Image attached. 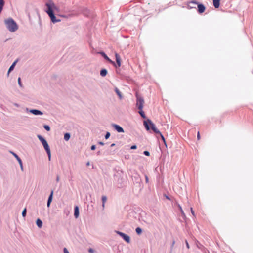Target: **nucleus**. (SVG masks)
Returning a JSON list of instances; mask_svg holds the SVG:
<instances>
[{
	"instance_id": "nucleus-36",
	"label": "nucleus",
	"mask_w": 253,
	"mask_h": 253,
	"mask_svg": "<svg viewBox=\"0 0 253 253\" xmlns=\"http://www.w3.org/2000/svg\"><path fill=\"white\" fill-rule=\"evenodd\" d=\"M185 244H186V247H187V249H189L190 248V246H189V244H188V243L187 240L185 241Z\"/></svg>"
},
{
	"instance_id": "nucleus-5",
	"label": "nucleus",
	"mask_w": 253,
	"mask_h": 253,
	"mask_svg": "<svg viewBox=\"0 0 253 253\" xmlns=\"http://www.w3.org/2000/svg\"><path fill=\"white\" fill-rule=\"evenodd\" d=\"M116 233L117 234L119 235L120 236H121L124 240L126 241L127 243H129L130 241L129 237L126 234H125V233H123L120 231H116Z\"/></svg>"
},
{
	"instance_id": "nucleus-21",
	"label": "nucleus",
	"mask_w": 253,
	"mask_h": 253,
	"mask_svg": "<svg viewBox=\"0 0 253 253\" xmlns=\"http://www.w3.org/2000/svg\"><path fill=\"white\" fill-rule=\"evenodd\" d=\"M102 207L103 209L105 207V203L107 201V197L105 196H102Z\"/></svg>"
},
{
	"instance_id": "nucleus-50",
	"label": "nucleus",
	"mask_w": 253,
	"mask_h": 253,
	"mask_svg": "<svg viewBox=\"0 0 253 253\" xmlns=\"http://www.w3.org/2000/svg\"><path fill=\"white\" fill-rule=\"evenodd\" d=\"M145 118H146V117H145V115L143 114V119H144Z\"/></svg>"
},
{
	"instance_id": "nucleus-46",
	"label": "nucleus",
	"mask_w": 253,
	"mask_h": 253,
	"mask_svg": "<svg viewBox=\"0 0 253 253\" xmlns=\"http://www.w3.org/2000/svg\"><path fill=\"white\" fill-rule=\"evenodd\" d=\"M89 165H90V163H89V162H87L86 163V166H89Z\"/></svg>"
},
{
	"instance_id": "nucleus-39",
	"label": "nucleus",
	"mask_w": 253,
	"mask_h": 253,
	"mask_svg": "<svg viewBox=\"0 0 253 253\" xmlns=\"http://www.w3.org/2000/svg\"><path fill=\"white\" fill-rule=\"evenodd\" d=\"M96 148V146L95 145H92L91 147V149L92 150H94Z\"/></svg>"
},
{
	"instance_id": "nucleus-47",
	"label": "nucleus",
	"mask_w": 253,
	"mask_h": 253,
	"mask_svg": "<svg viewBox=\"0 0 253 253\" xmlns=\"http://www.w3.org/2000/svg\"><path fill=\"white\" fill-rule=\"evenodd\" d=\"M115 144L114 143H113V144H112L111 145V147H113V146H115Z\"/></svg>"
},
{
	"instance_id": "nucleus-35",
	"label": "nucleus",
	"mask_w": 253,
	"mask_h": 253,
	"mask_svg": "<svg viewBox=\"0 0 253 253\" xmlns=\"http://www.w3.org/2000/svg\"><path fill=\"white\" fill-rule=\"evenodd\" d=\"M4 1L3 0H0V5L3 6L4 5Z\"/></svg>"
},
{
	"instance_id": "nucleus-24",
	"label": "nucleus",
	"mask_w": 253,
	"mask_h": 253,
	"mask_svg": "<svg viewBox=\"0 0 253 253\" xmlns=\"http://www.w3.org/2000/svg\"><path fill=\"white\" fill-rule=\"evenodd\" d=\"M70 138V135L69 133H66L65 134L64 138L66 141L69 140Z\"/></svg>"
},
{
	"instance_id": "nucleus-38",
	"label": "nucleus",
	"mask_w": 253,
	"mask_h": 253,
	"mask_svg": "<svg viewBox=\"0 0 253 253\" xmlns=\"http://www.w3.org/2000/svg\"><path fill=\"white\" fill-rule=\"evenodd\" d=\"M64 253H69L68 251L66 248H64Z\"/></svg>"
},
{
	"instance_id": "nucleus-18",
	"label": "nucleus",
	"mask_w": 253,
	"mask_h": 253,
	"mask_svg": "<svg viewBox=\"0 0 253 253\" xmlns=\"http://www.w3.org/2000/svg\"><path fill=\"white\" fill-rule=\"evenodd\" d=\"M36 224L39 228H41L42 226V222L41 219H37L36 220Z\"/></svg>"
},
{
	"instance_id": "nucleus-41",
	"label": "nucleus",
	"mask_w": 253,
	"mask_h": 253,
	"mask_svg": "<svg viewBox=\"0 0 253 253\" xmlns=\"http://www.w3.org/2000/svg\"><path fill=\"white\" fill-rule=\"evenodd\" d=\"M191 213L193 214V215L195 216V213H194V212L193 211L192 208H191Z\"/></svg>"
},
{
	"instance_id": "nucleus-43",
	"label": "nucleus",
	"mask_w": 253,
	"mask_h": 253,
	"mask_svg": "<svg viewBox=\"0 0 253 253\" xmlns=\"http://www.w3.org/2000/svg\"><path fill=\"white\" fill-rule=\"evenodd\" d=\"M145 180H146V183H148V178L147 177V176H145Z\"/></svg>"
},
{
	"instance_id": "nucleus-14",
	"label": "nucleus",
	"mask_w": 253,
	"mask_h": 253,
	"mask_svg": "<svg viewBox=\"0 0 253 253\" xmlns=\"http://www.w3.org/2000/svg\"><path fill=\"white\" fill-rule=\"evenodd\" d=\"M30 112L31 113H32V114L36 115H42L43 114L41 111L38 110H35V109L31 110L30 111Z\"/></svg>"
},
{
	"instance_id": "nucleus-26",
	"label": "nucleus",
	"mask_w": 253,
	"mask_h": 253,
	"mask_svg": "<svg viewBox=\"0 0 253 253\" xmlns=\"http://www.w3.org/2000/svg\"><path fill=\"white\" fill-rule=\"evenodd\" d=\"M115 91H116V92L117 93V94H118V95L119 96V98L120 99H121L122 97L120 91L117 88H116Z\"/></svg>"
},
{
	"instance_id": "nucleus-29",
	"label": "nucleus",
	"mask_w": 253,
	"mask_h": 253,
	"mask_svg": "<svg viewBox=\"0 0 253 253\" xmlns=\"http://www.w3.org/2000/svg\"><path fill=\"white\" fill-rule=\"evenodd\" d=\"M22 214L23 217H25L26 216V208H25L23 210Z\"/></svg>"
},
{
	"instance_id": "nucleus-25",
	"label": "nucleus",
	"mask_w": 253,
	"mask_h": 253,
	"mask_svg": "<svg viewBox=\"0 0 253 253\" xmlns=\"http://www.w3.org/2000/svg\"><path fill=\"white\" fill-rule=\"evenodd\" d=\"M156 134H158L160 135L162 140H163V142L166 144V140H165V139L164 137V136L162 134V133H161V132L160 131V133H156Z\"/></svg>"
},
{
	"instance_id": "nucleus-49",
	"label": "nucleus",
	"mask_w": 253,
	"mask_h": 253,
	"mask_svg": "<svg viewBox=\"0 0 253 253\" xmlns=\"http://www.w3.org/2000/svg\"><path fill=\"white\" fill-rule=\"evenodd\" d=\"M192 3H196V2L195 1H192Z\"/></svg>"
},
{
	"instance_id": "nucleus-48",
	"label": "nucleus",
	"mask_w": 253,
	"mask_h": 253,
	"mask_svg": "<svg viewBox=\"0 0 253 253\" xmlns=\"http://www.w3.org/2000/svg\"><path fill=\"white\" fill-rule=\"evenodd\" d=\"M59 180V177H57V181H58Z\"/></svg>"
},
{
	"instance_id": "nucleus-20",
	"label": "nucleus",
	"mask_w": 253,
	"mask_h": 253,
	"mask_svg": "<svg viewBox=\"0 0 253 253\" xmlns=\"http://www.w3.org/2000/svg\"><path fill=\"white\" fill-rule=\"evenodd\" d=\"M38 138L42 144L47 142L45 139L41 135H38Z\"/></svg>"
},
{
	"instance_id": "nucleus-27",
	"label": "nucleus",
	"mask_w": 253,
	"mask_h": 253,
	"mask_svg": "<svg viewBox=\"0 0 253 253\" xmlns=\"http://www.w3.org/2000/svg\"><path fill=\"white\" fill-rule=\"evenodd\" d=\"M136 232L138 234H140L142 232V230L140 228L138 227L136 229Z\"/></svg>"
},
{
	"instance_id": "nucleus-34",
	"label": "nucleus",
	"mask_w": 253,
	"mask_h": 253,
	"mask_svg": "<svg viewBox=\"0 0 253 253\" xmlns=\"http://www.w3.org/2000/svg\"><path fill=\"white\" fill-rule=\"evenodd\" d=\"M178 207H179V209L180 210L182 214H183L184 213L183 211V210H182V208H181V206L180 205H178Z\"/></svg>"
},
{
	"instance_id": "nucleus-23",
	"label": "nucleus",
	"mask_w": 253,
	"mask_h": 253,
	"mask_svg": "<svg viewBox=\"0 0 253 253\" xmlns=\"http://www.w3.org/2000/svg\"><path fill=\"white\" fill-rule=\"evenodd\" d=\"M42 145H43L45 150H46V151H49V150H50V148H49V147L48 146L47 142H46L45 143H44Z\"/></svg>"
},
{
	"instance_id": "nucleus-32",
	"label": "nucleus",
	"mask_w": 253,
	"mask_h": 253,
	"mask_svg": "<svg viewBox=\"0 0 253 253\" xmlns=\"http://www.w3.org/2000/svg\"><path fill=\"white\" fill-rule=\"evenodd\" d=\"M47 154H48V159H49V160H50V159H51V152H50V150H49V151H46Z\"/></svg>"
},
{
	"instance_id": "nucleus-33",
	"label": "nucleus",
	"mask_w": 253,
	"mask_h": 253,
	"mask_svg": "<svg viewBox=\"0 0 253 253\" xmlns=\"http://www.w3.org/2000/svg\"><path fill=\"white\" fill-rule=\"evenodd\" d=\"M143 154H145L146 156H150V153L149 152L147 151H145L143 152Z\"/></svg>"
},
{
	"instance_id": "nucleus-1",
	"label": "nucleus",
	"mask_w": 253,
	"mask_h": 253,
	"mask_svg": "<svg viewBox=\"0 0 253 253\" xmlns=\"http://www.w3.org/2000/svg\"><path fill=\"white\" fill-rule=\"evenodd\" d=\"M4 23L8 30L10 32H14L18 28V26L16 23L11 18L5 19L4 20Z\"/></svg>"
},
{
	"instance_id": "nucleus-2",
	"label": "nucleus",
	"mask_w": 253,
	"mask_h": 253,
	"mask_svg": "<svg viewBox=\"0 0 253 253\" xmlns=\"http://www.w3.org/2000/svg\"><path fill=\"white\" fill-rule=\"evenodd\" d=\"M143 125L148 131L152 130L155 133H160V131L157 128L155 125L150 119L144 121Z\"/></svg>"
},
{
	"instance_id": "nucleus-40",
	"label": "nucleus",
	"mask_w": 253,
	"mask_h": 253,
	"mask_svg": "<svg viewBox=\"0 0 253 253\" xmlns=\"http://www.w3.org/2000/svg\"><path fill=\"white\" fill-rule=\"evenodd\" d=\"M88 251L90 253H94L93 250L92 249H91V248L89 249Z\"/></svg>"
},
{
	"instance_id": "nucleus-45",
	"label": "nucleus",
	"mask_w": 253,
	"mask_h": 253,
	"mask_svg": "<svg viewBox=\"0 0 253 253\" xmlns=\"http://www.w3.org/2000/svg\"><path fill=\"white\" fill-rule=\"evenodd\" d=\"M99 144L101 145H104V143L102 142H99Z\"/></svg>"
},
{
	"instance_id": "nucleus-8",
	"label": "nucleus",
	"mask_w": 253,
	"mask_h": 253,
	"mask_svg": "<svg viewBox=\"0 0 253 253\" xmlns=\"http://www.w3.org/2000/svg\"><path fill=\"white\" fill-rule=\"evenodd\" d=\"M205 10V7L202 4H199L198 5V11L199 13H202Z\"/></svg>"
},
{
	"instance_id": "nucleus-31",
	"label": "nucleus",
	"mask_w": 253,
	"mask_h": 253,
	"mask_svg": "<svg viewBox=\"0 0 253 253\" xmlns=\"http://www.w3.org/2000/svg\"><path fill=\"white\" fill-rule=\"evenodd\" d=\"M110 136V133L109 132H107L105 136V139H107L108 138H109Z\"/></svg>"
},
{
	"instance_id": "nucleus-37",
	"label": "nucleus",
	"mask_w": 253,
	"mask_h": 253,
	"mask_svg": "<svg viewBox=\"0 0 253 253\" xmlns=\"http://www.w3.org/2000/svg\"><path fill=\"white\" fill-rule=\"evenodd\" d=\"M197 139L198 140H199L200 139V135L199 131H198V133H197Z\"/></svg>"
},
{
	"instance_id": "nucleus-11",
	"label": "nucleus",
	"mask_w": 253,
	"mask_h": 253,
	"mask_svg": "<svg viewBox=\"0 0 253 253\" xmlns=\"http://www.w3.org/2000/svg\"><path fill=\"white\" fill-rule=\"evenodd\" d=\"M113 126L115 128V129L118 132H123L124 130L123 129L119 126L114 124L113 125Z\"/></svg>"
},
{
	"instance_id": "nucleus-7",
	"label": "nucleus",
	"mask_w": 253,
	"mask_h": 253,
	"mask_svg": "<svg viewBox=\"0 0 253 253\" xmlns=\"http://www.w3.org/2000/svg\"><path fill=\"white\" fill-rule=\"evenodd\" d=\"M11 154L15 157V158L18 160V163L19 164H20V167H21V170H23V165H22V161L21 160V159L18 157V156L15 153H14V152H11Z\"/></svg>"
},
{
	"instance_id": "nucleus-19",
	"label": "nucleus",
	"mask_w": 253,
	"mask_h": 253,
	"mask_svg": "<svg viewBox=\"0 0 253 253\" xmlns=\"http://www.w3.org/2000/svg\"><path fill=\"white\" fill-rule=\"evenodd\" d=\"M38 138L42 144L47 142L45 139L41 135H38Z\"/></svg>"
},
{
	"instance_id": "nucleus-12",
	"label": "nucleus",
	"mask_w": 253,
	"mask_h": 253,
	"mask_svg": "<svg viewBox=\"0 0 253 253\" xmlns=\"http://www.w3.org/2000/svg\"><path fill=\"white\" fill-rule=\"evenodd\" d=\"M101 54L104 57V58L108 61L110 63L113 64V65H115V62L112 61L105 54L104 52H101Z\"/></svg>"
},
{
	"instance_id": "nucleus-28",
	"label": "nucleus",
	"mask_w": 253,
	"mask_h": 253,
	"mask_svg": "<svg viewBox=\"0 0 253 253\" xmlns=\"http://www.w3.org/2000/svg\"><path fill=\"white\" fill-rule=\"evenodd\" d=\"M44 128L47 130V131H50V126L48 125H44Z\"/></svg>"
},
{
	"instance_id": "nucleus-44",
	"label": "nucleus",
	"mask_w": 253,
	"mask_h": 253,
	"mask_svg": "<svg viewBox=\"0 0 253 253\" xmlns=\"http://www.w3.org/2000/svg\"><path fill=\"white\" fill-rule=\"evenodd\" d=\"M3 6L0 5V13L1 12V10H2Z\"/></svg>"
},
{
	"instance_id": "nucleus-30",
	"label": "nucleus",
	"mask_w": 253,
	"mask_h": 253,
	"mask_svg": "<svg viewBox=\"0 0 253 253\" xmlns=\"http://www.w3.org/2000/svg\"><path fill=\"white\" fill-rule=\"evenodd\" d=\"M18 84H19V86L20 87H22V83H21V78H20V77H19L18 79Z\"/></svg>"
},
{
	"instance_id": "nucleus-4",
	"label": "nucleus",
	"mask_w": 253,
	"mask_h": 253,
	"mask_svg": "<svg viewBox=\"0 0 253 253\" xmlns=\"http://www.w3.org/2000/svg\"><path fill=\"white\" fill-rule=\"evenodd\" d=\"M45 5L47 7V10L46 11V12H49V11H53V10H58L57 7L52 1H49L46 3Z\"/></svg>"
},
{
	"instance_id": "nucleus-15",
	"label": "nucleus",
	"mask_w": 253,
	"mask_h": 253,
	"mask_svg": "<svg viewBox=\"0 0 253 253\" xmlns=\"http://www.w3.org/2000/svg\"><path fill=\"white\" fill-rule=\"evenodd\" d=\"M79 215V210L77 206L75 207L74 216L76 218H77Z\"/></svg>"
},
{
	"instance_id": "nucleus-9",
	"label": "nucleus",
	"mask_w": 253,
	"mask_h": 253,
	"mask_svg": "<svg viewBox=\"0 0 253 253\" xmlns=\"http://www.w3.org/2000/svg\"><path fill=\"white\" fill-rule=\"evenodd\" d=\"M115 57H116V61L117 62V64L118 65V67H119L121 66V61L120 56L117 53H115Z\"/></svg>"
},
{
	"instance_id": "nucleus-6",
	"label": "nucleus",
	"mask_w": 253,
	"mask_h": 253,
	"mask_svg": "<svg viewBox=\"0 0 253 253\" xmlns=\"http://www.w3.org/2000/svg\"><path fill=\"white\" fill-rule=\"evenodd\" d=\"M47 13L48 14L49 16L50 17L51 21L53 23H56L58 22H60V19H57L55 16L54 15L53 13V11H49V12H47Z\"/></svg>"
},
{
	"instance_id": "nucleus-13",
	"label": "nucleus",
	"mask_w": 253,
	"mask_h": 253,
	"mask_svg": "<svg viewBox=\"0 0 253 253\" xmlns=\"http://www.w3.org/2000/svg\"><path fill=\"white\" fill-rule=\"evenodd\" d=\"M53 194V191H52L49 197H48V199L47 201V206L48 207H50V203L52 200Z\"/></svg>"
},
{
	"instance_id": "nucleus-10",
	"label": "nucleus",
	"mask_w": 253,
	"mask_h": 253,
	"mask_svg": "<svg viewBox=\"0 0 253 253\" xmlns=\"http://www.w3.org/2000/svg\"><path fill=\"white\" fill-rule=\"evenodd\" d=\"M115 57H116V61L117 62V64L118 65V67H119L121 66V61L120 56L117 53H115Z\"/></svg>"
},
{
	"instance_id": "nucleus-17",
	"label": "nucleus",
	"mask_w": 253,
	"mask_h": 253,
	"mask_svg": "<svg viewBox=\"0 0 253 253\" xmlns=\"http://www.w3.org/2000/svg\"><path fill=\"white\" fill-rule=\"evenodd\" d=\"M16 63H17V61H15L13 63V64L11 65V66L10 67V68H9V70H8V73H7V75H9V73H10L11 71H12V70H13V69H14V67H15V65H16Z\"/></svg>"
},
{
	"instance_id": "nucleus-3",
	"label": "nucleus",
	"mask_w": 253,
	"mask_h": 253,
	"mask_svg": "<svg viewBox=\"0 0 253 253\" xmlns=\"http://www.w3.org/2000/svg\"><path fill=\"white\" fill-rule=\"evenodd\" d=\"M136 96L137 97L136 105L139 109L138 112L140 116L142 117V99L141 97L138 96L137 93H136Z\"/></svg>"
},
{
	"instance_id": "nucleus-16",
	"label": "nucleus",
	"mask_w": 253,
	"mask_h": 253,
	"mask_svg": "<svg viewBox=\"0 0 253 253\" xmlns=\"http://www.w3.org/2000/svg\"><path fill=\"white\" fill-rule=\"evenodd\" d=\"M220 0H213V5L215 8H217L219 7Z\"/></svg>"
},
{
	"instance_id": "nucleus-22",
	"label": "nucleus",
	"mask_w": 253,
	"mask_h": 253,
	"mask_svg": "<svg viewBox=\"0 0 253 253\" xmlns=\"http://www.w3.org/2000/svg\"><path fill=\"white\" fill-rule=\"evenodd\" d=\"M107 71L106 69H102L100 71V75L102 77H104L107 75Z\"/></svg>"
},
{
	"instance_id": "nucleus-42",
	"label": "nucleus",
	"mask_w": 253,
	"mask_h": 253,
	"mask_svg": "<svg viewBox=\"0 0 253 253\" xmlns=\"http://www.w3.org/2000/svg\"><path fill=\"white\" fill-rule=\"evenodd\" d=\"M136 146H135V145H133V146H132L131 147V149H136Z\"/></svg>"
}]
</instances>
